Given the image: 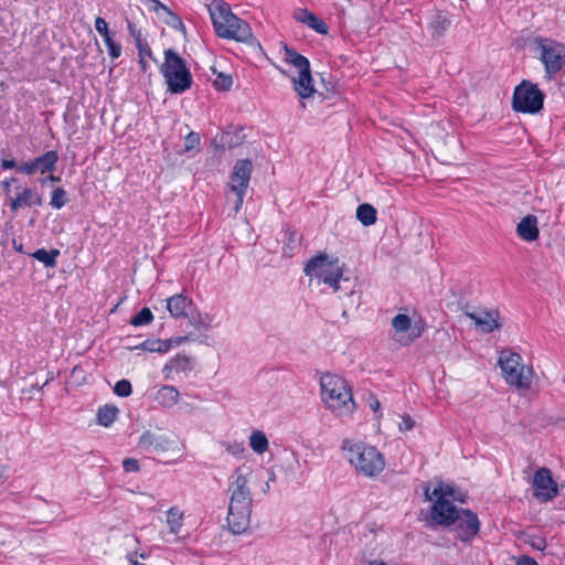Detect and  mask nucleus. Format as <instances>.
Returning <instances> with one entry per match:
<instances>
[{
	"mask_svg": "<svg viewBox=\"0 0 565 565\" xmlns=\"http://www.w3.org/2000/svg\"><path fill=\"white\" fill-rule=\"evenodd\" d=\"M282 254L287 257H292L300 247L301 236L290 228L282 232Z\"/></svg>",
	"mask_w": 565,
	"mask_h": 565,
	"instance_id": "obj_22",
	"label": "nucleus"
},
{
	"mask_svg": "<svg viewBox=\"0 0 565 565\" xmlns=\"http://www.w3.org/2000/svg\"><path fill=\"white\" fill-rule=\"evenodd\" d=\"M95 29L103 36V40L114 34L109 31L108 23L102 17L95 19Z\"/></svg>",
	"mask_w": 565,
	"mask_h": 565,
	"instance_id": "obj_40",
	"label": "nucleus"
},
{
	"mask_svg": "<svg viewBox=\"0 0 565 565\" xmlns=\"http://www.w3.org/2000/svg\"><path fill=\"white\" fill-rule=\"evenodd\" d=\"M228 491L231 492L227 513V525L233 534L244 533L250 522L252 493L248 487L247 477L243 468H237L230 480Z\"/></svg>",
	"mask_w": 565,
	"mask_h": 565,
	"instance_id": "obj_1",
	"label": "nucleus"
},
{
	"mask_svg": "<svg viewBox=\"0 0 565 565\" xmlns=\"http://www.w3.org/2000/svg\"><path fill=\"white\" fill-rule=\"evenodd\" d=\"M534 497L541 502L553 500L557 493V483L552 477V472L547 468H540L533 477Z\"/></svg>",
	"mask_w": 565,
	"mask_h": 565,
	"instance_id": "obj_14",
	"label": "nucleus"
},
{
	"mask_svg": "<svg viewBox=\"0 0 565 565\" xmlns=\"http://www.w3.org/2000/svg\"><path fill=\"white\" fill-rule=\"evenodd\" d=\"M32 205L42 206L43 205V198L41 194L36 193L34 191L33 202Z\"/></svg>",
	"mask_w": 565,
	"mask_h": 565,
	"instance_id": "obj_53",
	"label": "nucleus"
},
{
	"mask_svg": "<svg viewBox=\"0 0 565 565\" xmlns=\"http://www.w3.org/2000/svg\"><path fill=\"white\" fill-rule=\"evenodd\" d=\"M193 369L192 359L185 354H178L171 359L163 367L164 376L170 377V373L175 371L177 373L188 374Z\"/></svg>",
	"mask_w": 565,
	"mask_h": 565,
	"instance_id": "obj_21",
	"label": "nucleus"
},
{
	"mask_svg": "<svg viewBox=\"0 0 565 565\" xmlns=\"http://www.w3.org/2000/svg\"><path fill=\"white\" fill-rule=\"evenodd\" d=\"M58 158L56 150H49L32 160L22 162L19 166V172L26 175H32L35 172H40L41 174L53 172L56 169Z\"/></svg>",
	"mask_w": 565,
	"mask_h": 565,
	"instance_id": "obj_15",
	"label": "nucleus"
},
{
	"mask_svg": "<svg viewBox=\"0 0 565 565\" xmlns=\"http://www.w3.org/2000/svg\"><path fill=\"white\" fill-rule=\"evenodd\" d=\"M104 43L107 47L108 55L111 60H117L118 57H120L122 46L119 42L115 41L114 34L110 36H106V39H104Z\"/></svg>",
	"mask_w": 565,
	"mask_h": 565,
	"instance_id": "obj_35",
	"label": "nucleus"
},
{
	"mask_svg": "<svg viewBox=\"0 0 565 565\" xmlns=\"http://www.w3.org/2000/svg\"><path fill=\"white\" fill-rule=\"evenodd\" d=\"M356 218L362 225L371 226L376 223L377 211L373 205L362 203L356 209Z\"/></svg>",
	"mask_w": 565,
	"mask_h": 565,
	"instance_id": "obj_25",
	"label": "nucleus"
},
{
	"mask_svg": "<svg viewBox=\"0 0 565 565\" xmlns=\"http://www.w3.org/2000/svg\"><path fill=\"white\" fill-rule=\"evenodd\" d=\"M138 50V56L139 57H151L152 58V52L148 43L145 41L136 46Z\"/></svg>",
	"mask_w": 565,
	"mask_h": 565,
	"instance_id": "obj_48",
	"label": "nucleus"
},
{
	"mask_svg": "<svg viewBox=\"0 0 565 565\" xmlns=\"http://www.w3.org/2000/svg\"><path fill=\"white\" fill-rule=\"evenodd\" d=\"M444 515H449L451 520L443 522V516L430 520L438 525H452L456 537L461 542L468 543L478 535L480 531V521L477 513L472 512L471 510L456 509L454 512H447Z\"/></svg>",
	"mask_w": 565,
	"mask_h": 565,
	"instance_id": "obj_9",
	"label": "nucleus"
},
{
	"mask_svg": "<svg viewBox=\"0 0 565 565\" xmlns=\"http://www.w3.org/2000/svg\"><path fill=\"white\" fill-rule=\"evenodd\" d=\"M544 93L530 81L523 79L513 92L512 108L523 114H537L544 105Z\"/></svg>",
	"mask_w": 565,
	"mask_h": 565,
	"instance_id": "obj_11",
	"label": "nucleus"
},
{
	"mask_svg": "<svg viewBox=\"0 0 565 565\" xmlns=\"http://www.w3.org/2000/svg\"><path fill=\"white\" fill-rule=\"evenodd\" d=\"M189 337H181L178 341H175L177 344H181L182 342L186 341Z\"/></svg>",
	"mask_w": 565,
	"mask_h": 565,
	"instance_id": "obj_61",
	"label": "nucleus"
},
{
	"mask_svg": "<svg viewBox=\"0 0 565 565\" xmlns=\"http://www.w3.org/2000/svg\"><path fill=\"white\" fill-rule=\"evenodd\" d=\"M153 320V315L148 307H143L130 319V324L135 327L149 324Z\"/></svg>",
	"mask_w": 565,
	"mask_h": 565,
	"instance_id": "obj_33",
	"label": "nucleus"
},
{
	"mask_svg": "<svg viewBox=\"0 0 565 565\" xmlns=\"http://www.w3.org/2000/svg\"><path fill=\"white\" fill-rule=\"evenodd\" d=\"M465 313L470 318L477 326V328L483 333H490L495 329L500 328L498 322V313L484 309H477L469 311L465 310Z\"/></svg>",
	"mask_w": 565,
	"mask_h": 565,
	"instance_id": "obj_17",
	"label": "nucleus"
},
{
	"mask_svg": "<svg viewBox=\"0 0 565 565\" xmlns=\"http://www.w3.org/2000/svg\"><path fill=\"white\" fill-rule=\"evenodd\" d=\"M527 543L537 551H544L547 546L546 540L542 536H531Z\"/></svg>",
	"mask_w": 565,
	"mask_h": 565,
	"instance_id": "obj_45",
	"label": "nucleus"
},
{
	"mask_svg": "<svg viewBox=\"0 0 565 565\" xmlns=\"http://www.w3.org/2000/svg\"><path fill=\"white\" fill-rule=\"evenodd\" d=\"M68 202L67 192L63 188H54L51 192L50 205L61 210Z\"/></svg>",
	"mask_w": 565,
	"mask_h": 565,
	"instance_id": "obj_32",
	"label": "nucleus"
},
{
	"mask_svg": "<svg viewBox=\"0 0 565 565\" xmlns=\"http://www.w3.org/2000/svg\"><path fill=\"white\" fill-rule=\"evenodd\" d=\"M201 142L200 136L198 132L191 131L184 138L183 150L185 152L191 151L193 149L199 148Z\"/></svg>",
	"mask_w": 565,
	"mask_h": 565,
	"instance_id": "obj_38",
	"label": "nucleus"
},
{
	"mask_svg": "<svg viewBox=\"0 0 565 565\" xmlns=\"http://www.w3.org/2000/svg\"><path fill=\"white\" fill-rule=\"evenodd\" d=\"M233 85V78L231 75L218 73L213 82V86L217 90H230Z\"/></svg>",
	"mask_w": 565,
	"mask_h": 565,
	"instance_id": "obj_36",
	"label": "nucleus"
},
{
	"mask_svg": "<svg viewBox=\"0 0 565 565\" xmlns=\"http://www.w3.org/2000/svg\"><path fill=\"white\" fill-rule=\"evenodd\" d=\"M342 449L355 470L365 477H375L383 471L385 460L383 455L373 446L364 443L351 444L345 440Z\"/></svg>",
	"mask_w": 565,
	"mask_h": 565,
	"instance_id": "obj_5",
	"label": "nucleus"
},
{
	"mask_svg": "<svg viewBox=\"0 0 565 565\" xmlns=\"http://www.w3.org/2000/svg\"><path fill=\"white\" fill-rule=\"evenodd\" d=\"M250 448L257 454H264L268 449V439L260 430H255L249 437Z\"/></svg>",
	"mask_w": 565,
	"mask_h": 565,
	"instance_id": "obj_30",
	"label": "nucleus"
},
{
	"mask_svg": "<svg viewBox=\"0 0 565 565\" xmlns=\"http://www.w3.org/2000/svg\"><path fill=\"white\" fill-rule=\"evenodd\" d=\"M118 408L115 405L106 404L99 407L97 412V423L104 427H109L118 416Z\"/></svg>",
	"mask_w": 565,
	"mask_h": 565,
	"instance_id": "obj_29",
	"label": "nucleus"
},
{
	"mask_svg": "<svg viewBox=\"0 0 565 565\" xmlns=\"http://www.w3.org/2000/svg\"><path fill=\"white\" fill-rule=\"evenodd\" d=\"M179 391L171 385H164L158 390L156 394V402L167 408L174 406L179 401Z\"/></svg>",
	"mask_w": 565,
	"mask_h": 565,
	"instance_id": "obj_23",
	"label": "nucleus"
},
{
	"mask_svg": "<svg viewBox=\"0 0 565 565\" xmlns=\"http://www.w3.org/2000/svg\"><path fill=\"white\" fill-rule=\"evenodd\" d=\"M312 15L313 13L305 8H298L294 12V18L303 24H307Z\"/></svg>",
	"mask_w": 565,
	"mask_h": 565,
	"instance_id": "obj_42",
	"label": "nucleus"
},
{
	"mask_svg": "<svg viewBox=\"0 0 565 565\" xmlns=\"http://www.w3.org/2000/svg\"><path fill=\"white\" fill-rule=\"evenodd\" d=\"M516 234L525 242L536 241L540 236L536 216L532 214L524 216L516 225Z\"/></svg>",
	"mask_w": 565,
	"mask_h": 565,
	"instance_id": "obj_18",
	"label": "nucleus"
},
{
	"mask_svg": "<svg viewBox=\"0 0 565 565\" xmlns=\"http://www.w3.org/2000/svg\"><path fill=\"white\" fill-rule=\"evenodd\" d=\"M411 326L412 320L405 313H398L392 320V327L396 332H406Z\"/></svg>",
	"mask_w": 565,
	"mask_h": 565,
	"instance_id": "obj_34",
	"label": "nucleus"
},
{
	"mask_svg": "<svg viewBox=\"0 0 565 565\" xmlns=\"http://www.w3.org/2000/svg\"><path fill=\"white\" fill-rule=\"evenodd\" d=\"M160 72L171 94H182L193 84L185 61L171 47L164 50V62L160 66Z\"/></svg>",
	"mask_w": 565,
	"mask_h": 565,
	"instance_id": "obj_6",
	"label": "nucleus"
},
{
	"mask_svg": "<svg viewBox=\"0 0 565 565\" xmlns=\"http://www.w3.org/2000/svg\"><path fill=\"white\" fill-rule=\"evenodd\" d=\"M355 295V291L353 289H351L349 292H347V296L349 297H352Z\"/></svg>",
	"mask_w": 565,
	"mask_h": 565,
	"instance_id": "obj_64",
	"label": "nucleus"
},
{
	"mask_svg": "<svg viewBox=\"0 0 565 565\" xmlns=\"http://www.w3.org/2000/svg\"><path fill=\"white\" fill-rule=\"evenodd\" d=\"M61 252L56 248L46 250L45 248H39L34 253L30 254L31 257L42 263L46 268H54L57 264V257Z\"/></svg>",
	"mask_w": 565,
	"mask_h": 565,
	"instance_id": "obj_26",
	"label": "nucleus"
},
{
	"mask_svg": "<svg viewBox=\"0 0 565 565\" xmlns=\"http://www.w3.org/2000/svg\"><path fill=\"white\" fill-rule=\"evenodd\" d=\"M139 64H140L141 70H142L143 72H146V70H147V65H148V64H147L146 58H143V57H139Z\"/></svg>",
	"mask_w": 565,
	"mask_h": 565,
	"instance_id": "obj_56",
	"label": "nucleus"
},
{
	"mask_svg": "<svg viewBox=\"0 0 565 565\" xmlns=\"http://www.w3.org/2000/svg\"><path fill=\"white\" fill-rule=\"evenodd\" d=\"M17 179L15 178H10V179H6L1 182V186H2V190L3 192L8 195L10 193V186H11V183L12 182H15Z\"/></svg>",
	"mask_w": 565,
	"mask_h": 565,
	"instance_id": "obj_51",
	"label": "nucleus"
},
{
	"mask_svg": "<svg viewBox=\"0 0 565 565\" xmlns=\"http://www.w3.org/2000/svg\"><path fill=\"white\" fill-rule=\"evenodd\" d=\"M226 450L228 454H231L235 457H242L245 451V447H244L243 443H237V441L227 443Z\"/></svg>",
	"mask_w": 565,
	"mask_h": 565,
	"instance_id": "obj_43",
	"label": "nucleus"
},
{
	"mask_svg": "<svg viewBox=\"0 0 565 565\" xmlns=\"http://www.w3.org/2000/svg\"><path fill=\"white\" fill-rule=\"evenodd\" d=\"M192 300L182 294L174 295L167 299V309L174 318L189 317Z\"/></svg>",
	"mask_w": 565,
	"mask_h": 565,
	"instance_id": "obj_19",
	"label": "nucleus"
},
{
	"mask_svg": "<svg viewBox=\"0 0 565 565\" xmlns=\"http://www.w3.org/2000/svg\"><path fill=\"white\" fill-rule=\"evenodd\" d=\"M516 565H539L537 562L527 555H522L518 558Z\"/></svg>",
	"mask_w": 565,
	"mask_h": 565,
	"instance_id": "obj_50",
	"label": "nucleus"
},
{
	"mask_svg": "<svg viewBox=\"0 0 565 565\" xmlns=\"http://www.w3.org/2000/svg\"><path fill=\"white\" fill-rule=\"evenodd\" d=\"M151 10H153L157 13L160 10H163V11H166L171 17V19L173 21H178L179 23H181V21L179 20L178 15H175L167 6L161 3L159 0L154 1V3L151 6Z\"/></svg>",
	"mask_w": 565,
	"mask_h": 565,
	"instance_id": "obj_46",
	"label": "nucleus"
},
{
	"mask_svg": "<svg viewBox=\"0 0 565 565\" xmlns=\"http://www.w3.org/2000/svg\"><path fill=\"white\" fill-rule=\"evenodd\" d=\"M215 33L222 39L252 43L254 40L249 24L232 13L231 8L223 1H214L209 7Z\"/></svg>",
	"mask_w": 565,
	"mask_h": 565,
	"instance_id": "obj_2",
	"label": "nucleus"
},
{
	"mask_svg": "<svg viewBox=\"0 0 565 565\" xmlns=\"http://www.w3.org/2000/svg\"><path fill=\"white\" fill-rule=\"evenodd\" d=\"M521 362V355L510 350H503L499 358L505 382L519 390H527L532 384L533 371Z\"/></svg>",
	"mask_w": 565,
	"mask_h": 565,
	"instance_id": "obj_10",
	"label": "nucleus"
},
{
	"mask_svg": "<svg viewBox=\"0 0 565 565\" xmlns=\"http://www.w3.org/2000/svg\"><path fill=\"white\" fill-rule=\"evenodd\" d=\"M321 398L334 415L351 416L355 411L352 387L341 376L327 373L320 379Z\"/></svg>",
	"mask_w": 565,
	"mask_h": 565,
	"instance_id": "obj_3",
	"label": "nucleus"
},
{
	"mask_svg": "<svg viewBox=\"0 0 565 565\" xmlns=\"http://www.w3.org/2000/svg\"><path fill=\"white\" fill-rule=\"evenodd\" d=\"M370 565H386V564L384 562L373 561L370 563Z\"/></svg>",
	"mask_w": 565,
	"mask_h": 565,
	"instance_id": "obj_62",
	"label": "nucleus"
},
{
	"mask_svg": "<svg viewBox=\"0 0 565 565\" xmlns=\"http://www.w3.org/2000/svg\"><path fill=\"white\" fill-rule=\"evenodd\" d=\"M129 561H130V565H146V564L139 563L136 559H132V557H129Z\"/></svg>",
	"mask_w": 565,
	"mask_h": 565,
	"instance_id": "obj_60",
	"label": "nucleus"
},
{
	"mask_svg": "<svg viewBox=\"0 0 565 565\" xmlns=\"http://www.w3.org/2000/svg\"><path fill=\"white\" fill-rule=\"evenodd\" d=\"M284 61L298 70V76L291 78L295 92L302 99L311 97L315 93V86L309 60L287 44L284 45Z\"/></svg>",
	"mask_w": 565,
	"mask_h": 565,
	"instance_id": "obj_8",
	"label": "nucleus"
},
{
	"mask_svg": "<svg viewBox=\"0 0 565 565\" xmlns=\"http://www.w3.org/2000/svg\"><path fill=\"white\" fill-rule=\"evenodd\" d=\"M172 343H173L172 339H169V340H160V339L150 340V339H148V340L143 341L142 343H140L139 345H137L136 349H141L142 351H148V352L166 353L171 349Z\"/></svg>",
	"mask_w": 565,
	"mask_h": 565,
	"instance_id": "obj_28",
	"label": "nucleus"
},
{
	"mask_svg": "<svg viewBox=\"0 0 565 565\" xmlns=\"http://www.w3.org/2000/svg\"><path fill=\"white\" fill-rule=\"evenodd\" d=\"M13 247H14V249H15L17 252H19V253H22V252H23V245H22V244L17 245V242H15V241H13Z\"/></svg>",
	"mask_w": 565,
	"mask_h": 565,
	"instance_id": "obj_59",
	"label": "nucleus"
},
{
	"mask_svg": "<svg viewBox=\"0 0 565 565\" xmlns=\"http://www.w3.org/2000/svg\"><path fill=\"white\" fill-rule=\"evenodd\" d=\"M54 380L53 372H49L46 381L43 383V386L47 385L51 381Z\"/></svg>",
	"mask_w": 565,
	"mask_h": 565,
	"instance_id": "obj_58",
	"label": "nucleus"
},
{
	"mask_svg": "<svg viewBox=\"0 0 565 565\" xmlns=\"http://www.w3.org/2000/svg\"><path fill=\"white\" fill-rule=\"evenodd\" d=\"M127 30L129 35L134 39L136 46L145 42V40L142 39L141 30L138 29L137 25L130 22L129 20L127 21Z\"/></svg>",
	"mask_w": 565,
	"mask_h": 565,
	"instance_id": "obj_41",
	"label": "nucleus"
},
{
	"mask_svg": "<svg viewBox=\"0 0 565 565\" xmlns=\"http://www.w3.org/2000/svg\"><path fill=\"white\" fill-rule=\"evenodd\" d=\"M540 60L548 77L558 73L565 66V44L547 38H535Z\"/></svg>",
	"mask_w": 565,
	"mask_h": 565,
	"instance_id": "obj_12",
	"label": "nucleus"
},
{
	"mask_svg": "<svg viewBox=\"0 0 565 565\" xmlns=\"http://www.w3.org/2000/svg\"><path fill=\"white\" fill-rule=\"evenodd\" d=\"M244 139L245 136L242 132V128H236L233 131H222L215 136L213 142L216 148L233 149L241 146Z\"/></svg>",
	"mask_w": 565,
	"mask_h": 565,
	"instance_id": "obj_20",
	"label": "nucleus"
},
{
	"mask_svg": "<svg viewBox=\"0 0 565 565\" xmlns=\"http://www.w3.org/2000/svg\"><path fill=\"white\" fill-rule=\"evenodd\" d=\"M114 392L120 397H127L132 393L131 383L128 380H120L115 384Z\"/></svg>",
	"mask_w": 565,
	"mask_h": 565,
	"instance_id": "obj_39",
	"label": "nucleus"
},
{
	"mask_svg": "<svg viewBox=\"0 0 565 565\" xmlns=\"http://www.w3.org/2000/svg\"><path fill=\"white\" fill-rule=\"evenodd\" d=\"M43 387H44V386H43V384H42V385L33 384V385L30 387L29 392H30V393H32L33 391H41Z\"/></svg>",
	"mask_w": 565,
	"mask_h": 565,
	"instance_id": "obj_57",
	"label": "nucleus"
},
{
	"mask_svg": "<svg viewBox=\"0 0 565 565\" xmlns=\"http://www.w3.org/2000/svg\"><path fill=\"white\" fill-rule=\"evenodd\" d=\"M49 175L42 178L40 180L41 184H45L46 182H60L61 181V178L57 177V175H54L53 172H47Z\"/></svg>",
	"mask_w": 565,
	"mask_h": 565,
	"instance_id": "obj_52",
	"label": "nucleus"
},
{
	"mask_svg": "<svg viewBox=\"0 0 565 565\" xmlns=\"http://www.w3.org/2000/svg\"><path fill=\"white\" fill-rule=\"evenodd\" d=\"M424 494L426 500H434L430 509V519L443 516V522L451 520L449 515L445 516V513L454 512V510L457 509L450 500L465 502L463 495L452 483H445L441 480L437 482V486L431 492L429 487H425Z\"/></svg>",
	"mask_w": 565,
	"mask_h": 565,
	"instance_id": "obj_7",
	"label": "nucleus"
},
{
	"mask_svg": "<svg viewBox=\"0 0 565 565\" xmlns=\"http://www.w3.org/2000/svg\"><path fill=\"white\" fill-rule=\"evenodd\" d=\"M344 264L340 263L338 257L320 253L311 257L305 265L306 276L317 278L319 281L330 286L334 291L342 289L341 282H349V278L343 277Z\"/></svg>",
	"mask_w": 565,
	"mask_h": 565,
	"instance_id": "obj_4",
	"label": "nucleus"
},
{
	"mask_svg": "<svg viewBox=\"0 0 565 565\" xmlns=\"http://www.w3.org/2000/svg\"><path fill=\"white\" fill-rule=\"evenodd\" d=\"M19 166L14 159H2L1 168L3 170L15 169L19 172Z\"/></svg>",
	"mask_w": 565,
	"mask_h": 565,
	"instance_id": "obj_49",
	"label": "nucleus"
},
{
	"mask_svg": "<svg viewBox=\"0 0 565 565\" xmlns=\"http://www.w3.org/2000/svg\"><path fill=\"white\" fill-rule=\"evenodd\" d=\"M33 196L34 190H32L31 188H23L22 191L19 192L15 198L11 199V211L17 212L20 209L32 206Z\"/></svg>",
	"mask_w": 565,
	"mask_h": 565,
	"instance_id": "obj_27",
	"label": "nucleus"
},
{
	"mask_svg": "<svg viewBox=\"0 0 565 565\" xmlns=\"http://www.w3.org/2000/svg\"><path fill=\"white\" fill-rule=\"evenodd\" d=\"M276 68L279 71L280 74L282 75H287L286 71L284 68H281L280 66H276Z\"/></svg>",
	"mask_w": 565,
	"mask_h": 565,
	"instance_id": "obj_63",
	"label": "nucleus"
},
{
	"mask_svg": "<svg viewBox=\"0 0 565 565\" xmlns=\"http://www.w3.org/2000/svg\"><path fill=\"white\" fill-rule=\"evenodd\" d=\"M450 25V20L446 12L438 11L431 22L429 23V29L431 31L433 38H441L448 26Z\"/></svg>",
	"mask_w": 565,
	"mask_h": 565,
	"instance_id": "obj_24",
	"label": "nucleus"
},
{
	"mask_svg": "<svg viewBox=\"0 0 565 565\" xmlns=\"http://www.w3.org/2000/svg\"><path fill=\"white\" fill-rule=\"evenodd\" d=\"M122 468H124L125 472H138L140 470L139 462L135 458L124 459Z\"/></svg>",
	"mask_w": 565,
	"mask_h": 565,
	"instance_id": "obj_44",
	"label": "nucleus"
},
{
	"mask_svg": "<svg viewBox=\"0 0 565 565\" xmlns=\"http://www.w3.org/2000/svg\"><path fill=\"white\" fill-rule=\"evenodd\" d=\"M307 25L310 29H312L313 31H316L318 34H321V35L328 34L329 28H328L327 23L322 19H320L318 15H316L315 13L310 18Z\"/></svg>",
	"mask_w": 565,
	"mask_h": 565,
	"instance_id": "obj_37",
	"label": "nucleus"
},
{
	"mask_svg": "<svg viewBox=\"0 0 565 565\" xmlns=\"http://www.w3.org/2000/svg\"><path fill=\"white\" fill-rule=\"evenodd\" d=\"M174 440L164 435H158L151 430H146L139 437L138 446L147 451L164 452L171 449Z\"/></svg>",
	"mask_w": 565,
	"mask_h": 565,
	"instance_id": "obj_16",
	"label": "nucleus"
},
{
	"mask_svg": "<svg viewBox=\"0 0 565 565\" xmlns=\"http://www.w3.org/2000/svg\"><path fill=\"white\" fill-rule=\"evenodd\" d=\"M370 407H371L372 411L377 412L380 409V407H381L380 401L376 399V398H372L370 401Z\"/></svg>",
	"mask_w": 565,
	"mask_h": 565,
	"instance_id": "obj_55",
	"label": "nucleus"
},
{
	"mask_svg": "<svg viewBox=\"0 0 565 565\" xmlns=\"http://www.w3.org/2000/svg\"><path fill=\"white\" fill-rule=\"evenodd\" d=\"M8 471V467L4 466V465H1L0 466V486L3 484V482L6 481V472Z\"/></svg>",
	"mask_w": 565,
	"mask_h": 565,
	"instance_id": "obj_54",
	"label": "nucleus"
},
{
	"mask_svg": "<svg viewBox=\"0 0 565 565\" xmlns=\"http://www.w3.org/2000/svg\"><path fill=\"white\" fill-rule=\"evenodd\" d=\"M252 172L253 163L249 159L237 160L233 167L230 175V189L236 196L234 201L235 213L242 209Z\"/></svg>",
	"mask_w": 565,
	"mask_h": 565,
	"instance_id": "obj_13",
	"label": "nucleus"
},
{
	"mask_svg": "<svg viewBox=\"0 0 565 565\" xmlns=\"http://www.w3.org/2000/svg\"><path fill=\"white\" fill-rule=\"evenodd\" d=\"M183 513L175 507L170 508L167 512V523L170 532L178 534L182 526Z\"/></svg>",
	"mask_w": 565,
	"mask_h": 565,
	"instance_id": "obj_31",
	"label": "nucleus"
},
{
	"mask_svg": "<svg viewBox=\"0 0 565 565\" xmlns=\"http://www.w3.org/2000/svg\"><path fill=\"white\" fill-rule=\"evenodd\" d=\"M415 426V420L409 415H403L402 420L398 424V428L401 431H408L413 429Z\"/></svg>",
	"mask_w": 565,
	"mask_h": 565,
	"instance_id": "obj_47",
	"label": "nucleus"
}]
</instances>
